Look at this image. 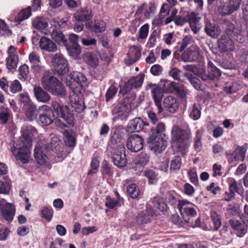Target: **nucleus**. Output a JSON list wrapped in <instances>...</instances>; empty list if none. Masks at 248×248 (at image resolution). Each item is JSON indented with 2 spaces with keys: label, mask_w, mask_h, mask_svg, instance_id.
I'll list each match as a JSON object with an SVG mask.
<instances>
[{
  "label": "nucleus",
  "mask_w": 248,
  "mask_h": 248,
  "mask_svg": "<svg viewBox=\"0 0 248 248\" xmlns=\"http://www.w3.org/2000/svg\"><path fill=\"white\" fill-rule=\"evenodd\" d=\"M36 129L31 125H24L21 130V136L18 142L11 148V152L17 159L23 163L28 162L30 156V148L32 145V137L36 134Z\"/></svg>",
  "instance_id": "nucleus-1"
},
{
  "label": "nucleus",
  "mask_w": 248,
  "mask_h": 248,
  "mask_svg": "<svg viewBox=\"0 0 248 248\" xmlns=\"http://www.w3.org/2000/svg\"><path fill=\"white\" fill-rule=\"evenodd\" d=\"M171 146L174 154H180L182 156L186 152L188 144L186 141L191 138L189 130H183L178 125H174L171 129Z\"/></svg>",
  "instance_id": "nucleus-2"
},
{
  "label": "nucleus",
  "mask_w": 248,
  "mask_h": 248,
  "mask_svg": "<svg viewBox=\"0 0 248 248\" xmlns=\"http://www.w3.org/2000/svg\"><path fill=\"white\" fill-rule=\"evenodd\" d=\"M165 130V124L158 123L152 128V134L148 138V143L150 149L156 153H160L166 147V141L162 138V133Z\"/></svg>",
  "instance_id": "nucleus-3"
},
{
  "label": "nucleus",
  "mask_w": 248,
  "mask_h": 248,
  "mask_svg": "<svg viewBox=\"0 0 248 248\" xmlns=\"http://www.w3.org/2000/svg\"><path fill=\"white\" fill-rule=\"evenodd\" d=\"M42 83L45 89L53 95L61 97L65 96L66 92L62 82L49 72H46L43 74Z\"/></svg>",
  "instance_id": "nucleus-4"
},
{
  "label": "nucleus",
  "mask_w": 248,
  "mask_h": 248,
  "mask_svg": "<svg viewBox=\"0 0 248 248\" xmlns=\"http://www.w3.org/2000/svg\"><path fill=\"white\" fill-rule=\"evenodd\" d=\"M85 80L86 78L82 74L74 72L66 77V84L72 92L78 94L80 93L82 83Z\"/></svg>",
  "instance_id": "nucleus-5"
},
{
  "label": "nucleus",
  "mask_w": 248,
  "mask_h": 248,
  "mask_svg": "<svg viewBox=\"0 0 248 248\" xmlns=\"http://www.w3.org/2000/svg\"><path fill=\"white\" fill-rule=\"evenodd\" d=\"M51 106L58 117L63 119L69 124H73L74 116L67 106L54 101L52 102Z\"/></svg>",
  "instance_id": "nucleus-6"
},
{
  "label": "nucleus",
  "mask_w": 248,
  "mask_h": 248,
  "mask_svg": "<svg viewBox=\"0 0 248 248\" xmlns=\"http://www.w3.org/2000/svg\"><path fill=\"white\" fill-rule=\"evenodd\" d=\"M241 2L242 0H228L217 7V12L221 16L231 15L240 9Z\"/></svg>",
  "instance_id": "nucleus-7"
},
{
  "label": "nucleus",
  "mask_w": 248,
  "mask_h": 248,
  "mask_svg": "<svg viewBox=\"0 0 248 248\" xmlns=\"http://www.w3.org/2000/svg\"><path fill=\"white\" fill-rule=\"evenodd\" d=\"M146 90H151L155 104L158 110V114H161L163 111L161 101L163 96L164 92L162 88L158 85L150 83L147 85Z\"/></svg>",
  "instance_id": "nucleus-8"
},
{
  "label": "nucleus",
  "mask_w": 248,
  "mask_h": 248,
  "mask_svg": "<svg viewBox=\"0 0 248 248\" xmlns=\"http://www.w3.org/2000/svg\"><path fill=\"white\" fill-rule=\"evenodd\" d=\"M112 160L118 168H123L126 164L125 148L123 144H119L113 147Z\"/></svg>",
  "instance_id": "nucleus-9"
},
{
  "label": "nucleus",
  "mask_w": 248,
  "mask_h": 248,
  "mask_svg": "<svg viewBox=\"0 0 248 248\" xmlns=\"http://www.w3.org/2000/svg\"><path fill=\"white\" fill-rule=\"evenodd\" d=\"M15 211L13 204L6 202L4 199L0 201V218L2 217L6 221L11 222L13 219Z\"/></svg>",
  "instance_id": "nucleus-10"
},
{
  "label": "nucleus",
  "mask_w": 248,
  "mask_h": 248,
  "mask_svg": "<svg viewBox=\"0 0 248 248\" xmlns=\"http://www.w3.org/2000/svg\"><path fill=\"white\" fill-rule=\"evenodd\" d=\"M52 63L60 75L65 74L69 71L67 61L60 53H56L53 56Z\"/></svg>",
  "instance_id": "nucleus-11"
},
{
  "label": "nucleus",
  "mask_w": 248,
  "mask_h": 248,
  "mask_svg": "<svg viewBox=\"0 0 248 248\" xmlns=\"http://www.w3.org/2000/svg\"><path fill=\"white\" fill-rule=\"evenodd\" d=\"M40 111L39 116V123L42 126H47L51 124L54 119V115L51 108L46 105H43L39 108Z\"/></svg>",
  "instance_id": "nucleus-12"
},
{
  "label": "nucleus",
  "mask_w": 248,
  "mask_h": 248,
  "mask_svg": "<svg viewBox=\"0 0 248 248\" xmlns=\"http://www.w3.org/2000/svg\"><path fill=\"white\" fill-rule=\"evenodd\" d=\"M126 146L127 149L131 152H139L143 148V140L138 135H131L129 136L127 139Z\"/></svg>",
  "instance_id": "nucleus-13"
},
{
  "label": "nucleus",
  "mask_w": 248,
  "mask_h": 248,
  "mask_svg": "<svg viewBox=\"0 0 248 248\" xmlns=\"http://www.w3.org/2000/svg\"><path fill=\"white\" fill-rule=\"evenodd\" d=\"M224 24L225 26V31L227 35L241 42L243 40V37L241 34V31L236 28L235 25L228 20H225Z\"/></svg>",
  "instance_id": "nucleus-14"
},
{
  "label": "nucleus",
  "mask_w": 248,
  "mask_h": 248,
  "mask_svg": "<svg viewBox=\"0 0 248 248\" xmlns=\"http://www.w3.org/2000/svg\"><path fill=\"white\" fill-rule=\"evenodd\" d=\"M244 221L240 222L234 218L231 219L229 221V224L232 229L236 232V235L238 237H243L248 232V225Z\"/></svg>",
  "instance_id": "nucleus-15"
},
{
  "label": "nucleus",
  "mask_w": 248,
  "mask_h": 248,
  "mask_svg": "<svg viewBox=\"0 0 248 248\" xmlns=\"http://www.w3.org/2000/svg\"><path fill=\"white\" fill-rule=\"evenodd\" d=\"M149 123L144 122L140 118H136L129 123L126 130L129 133L139 132L143 128V126L149 125Z\"/></svg>",
  "instance_id": "nucleus-16"
},
{
  "label": "nucleus",
  "mask_w": 248,
  "mask_h": 248,
  "mask_svg": "<svg viewBox=\"0 0 248 248\" xmlns=\"http://www.w3.org/2000/svg\"><path fill=\"white\" fill-rule=\"evenodd\" d=\"M45 148L44 147V143L39 141L37 143L34 150V155L37 162L41 165L46 163V156L44 153Z\"/></svg>",
  "instance_id": "nucleus-17"
},
{
  "label": "nucleus",
  "mask_w": 248,
  "mask_h": 248,
  "mask_svg": "<svg viewBox=\"0 0 248 248\" xmlns=\"http://www.w3.org/2000/svg\"><path fill=\"white\" fill-rule=\"evenodd\" d=\"M204 30L206 34L212 38H217L221 32V30L217 24L208 21L205 23Z\"/></svg>",
  "instance_id": "nucleus-18"
},
{
  "label": "nucleus",
  "mask_w": 248,
  "mask_h": 248,
  "mask_svg": "<svg viewBox=\"0 0 248 248\" xmlns=\"http://www.w3.org/2000/svg\"><path fill=\"white\" fill-rule=\"evenodd\" d=\"M226 35H222L218 41V47L222 52L232 51L234 49V45L232 41Z\"/></svg>",
  "instance_id": "nucleus-19"
},
{
  "label": "nucleus",
  "mask_w": 248,
  "mask_h": 248,
  "mask_svg": "<svg viewBox=\"0 0 248 248\" xmlns=\"http://www.w3.org/2000/svg\"><path fill=\"white\" fill-rule=\"evenodd\" d=\"M163 104L165 108L170 113L176 112L179 107V102L174 97L171 95L165 97Z\"/></svg>",
  "instance_id": "nucleus-20"
},
{
  "label": "nucleus",
  "mask_w": 248,
  "mask_h": 248,
  "mask_svg": "<svg viewBox=\"0 0 248 248\" xmlns=\"http://www.w3.org/2000/svg\"><path fill=\"white\" fill-rule=\"evenodd\" d=\"M39 46L41 49L49 52H55L57 51L58 48L56 44L46 37H42L41 38Z\"/></svg>",
  "instance_id": "nucleus-21"
},
{
  "label": "nucleus",
  "mask_w": 248,
  "mask_h": 248,
  "mask_svg": "<svg viewBox=\"0 0 248 248\" xmlns=\"http://www.w3.org/2000/svg\"><path fill=\"white\" fill-rule=\"evenodd\" d=\"M23 110L27 118L30 121L36 119L38 115V110L37 107L33 103L24 105Z\"/></svg>",
  "instance_id": "nucleus-22"
},
{
  "label": "nucleus",
  "mask_w": 248,
  "mask_h": 248,
  "mask_svg": "<svg viewBox=\"0 0 248 248\" xmlns=\"http://www.w3.org/2000/svg\"><path fill=\"white\" fill-rule=\"evenodd\" d=\"M128 60L126 63L128 64H132L136 62L141 56V50L136 46H133L129 48L127 54Z\"/></svg>",
  "instance_id": "nucleus-23"
},
{
  "label": "nucleus",
  "mask_w": 248,
  "mask_h": 248,
  "mask_svg": "<svg viewBox=\"0 0 248 248\" xmlns=\"http://www.w3.org/2000/svg\"><path fill=\"white\" fill-rule=\"evenodd\" d=\"M51 37L52 40H54L60 46H64L68 43L65 35L59 29H54L51 33Z\"/></svg>",
  "instance_id": "nucleus-24"
},
{
  "label": "nucleus",
  "mask_w": 248,
  "mask_h": 248,
  "mask_svg": "<svg viewBox=\"0 0 248 248\" xmlns=\"http://www.w3.org/2000/svg\"><path fill=\"white\" fill-rule=\"evenodd\" d=\"M34 93L39 102L46 103L50 100V95L40 87H34Z\"/></svg>",
  "instance_id": "nucleus-25"
},
{
  "label": "nucleus",
  "mask_w": 248,
  "mask_h": 248,
  "mask_svg": "<svg viewBox=\"0 0 248 248\" xmlns=\"http://www.w3.org/2000/svg\"><path fill=\"white\" fill-rule=\"evenodd\" d=\"M154 215L153 210L150 209L145 212L139 214L136 217V221L138 224L147 223L151 221V217Z\"/></svg>",
  "instance_id": "nucleus-26"
},
{
  "label": "nucleus",
  "mask_w": 248,
  "mask_h": 248,
  "mask_svg": "<svg viewBox=\"0 0 248 248\" xmlns=\"http://www.w3.org/2000/svg\"><path fill=\"white\" fill-rule=\"evenodd\" d=\"M92 16V11L88 8L82 9L75 15V19L78 22L89 21Z\"/></svg>",
  "instance_id": "nucleus-27"
},
{
  "label": "nucleus",
  "mask_w": 248,
  "mask_h": 248,
  "mask_svg": "<svg viewBox=\"0 0 248 248\" xmlns=\"http://www.w3.org/2000/svg\"><path fill=\"white\" fill-rule=\"evenodd\" d=\"M199 50L188 48L182 55V58L184 62H193L196 61L199 57Z\"/></svg>",
  "instance_id": "nucleus-28"
},
{
  "label": "nucleus",
  "mask_w": 248,
  "mask_h": 248,
  "mask_svg": "<svg viewBox=\"0 0 248 248\" xmlns=\"http://www.w3.org/2000/svg\"><path fill=\"white\" fill-rule=\"evenodd\" d=\"M84 61L92 67H96L99 63L98 55L92 52H86L83 56Z\"/></svg>",
  "instance_id": "nucleus-29"
},
{
  "label": "nucleus",
  "mask_w": 248,
  "mask_h": 248,
  "mask_svg": "<svg viewBox=\"0 0 248 248\" xmlns=\"http://www.w3.org/2000/svg\"><path fill=\"white\" fill-rule=\"evenodd\" d=\"M247 149V144H245L242 146H238L236 148L234 153L231 154V156L236 160L243 161L245 158Z\"/></svg>",
  "instance_id": "nucleus-30"
},
{
  "label": "nucleus",
  "mask_w": 248,
  "mask_h": 248,
  "mask_svg": "<svg viewBox=\"0 0 248 248\" xmlns=\"http://www.w3.org/2000/svg\"><path fill=\"white\" fill-rule=\"evenodd\" d=\"M69 55L73 58H77L80 54L81 49L78 43H74L73 44H68L64 46Z\"/></svg>",
  "instance_id": "nucleus-31"
},
{
  "label": "nucleus",
  "mask_w": 248,
  "mask_h": 248,
  "mask_svg": "<svg viewBox=\"0 0 248 248\" xmlns=\"http://www.w3.org/2000/svg\"><path fill=\"white\" fill-rule=\"evenodd\" d=\"M31 15V7L29 6L19 13L17 16L15 18V21L20 24L22 21L28 19Z\"/></svg>",
  "instance_id": "nucleus-32"
},
{
  "label": "nucleus",
  "mask_w": 248,
  "mask_h": 248,
  "mask_svg": "<svg viewBox=\"0 0 248 248\" xmlns=\"http://www.w3.org/2000/svg\"><path fill=\"white\" fill-rule=\"evenodd\" d=\"M208 69L211 76V77L209 76L208 78L212 77L213 80H217L221 75L220 70L215 66L211 61L208 63Z\"/></svg>",
  "instance_id": "nucleus-33"
},
{
  "label": "nucleus",
  "mask_w": 248,
  "mask_h": 248,
  "mask_svg": "<svg viewBox=\"0 0 248 248\" xmlns=\"http://www.w3.org/2000/svg\"><path fill=\"white\" fill-rule=\"evenodd\" d=\"M196 212L193 208H189L188 210L186 211V213L181 214V216L186 224L187 223H193V218L196 216Z\"/></svg>",
  "instance_id": "nucleus-34"
},
{
  "label": "nucleus",
  "mask_w": 248,
  "mask_h": 248,
  "mask_svg": "<svg viewBox=\"0 0 248 248\" xmlns=\"http://www.w3.org/2000/svg\"><path fill=\"white\" fill-rule=\"evenodd\" d=\"M184 76L186 77L191 85L197 90L201 89V84L200 80L196 77L193 76L189 73H185Z\"/></svg>",
  "instance_id": "nucleus-35"
},
{
  "label": "nucleus",
  "mask_w": 248,
  "mask_h": 248,
  "mask_svg": "<svg viewBox=\"0 0 248 248\" xmlns=\"http://www.w3.org/2000/svg\"><path fill=\"white\" fill-rule=\"evenodd\" d=\"M128 112V106L125 104H121L118 105L115 107L112 110L113 114L118 116L124 115Z\"/></svg>",
  "instance_id": "nucleus-36"
},
{
  "label": "nucleus",
  "mask_w": 248,
  "mask_h": 248,
  "mask_svg": "<svg viewBox=\"0 0 248 248\" xmlns=\"http://www.w3.org/2000/svg\"><path fill=\"white\" fill-rule=\"evenodd\" d=\"M6 66L9 70L15 69L18 62L17 55H10L6 59Z\"/></svg>",
  "instance_id": "nucleus-37"
},
{
  "label": "nucleus",
  "mask_w": 248,
  "mask_h": 248,
  "mask_svg": "<svg viewBox=\"0 0 248 248\" xmlns=\"http://www.w3.org/2000/svg\"><path fill=\"white\" fill-rule=\"evenodd\" d=\"M128 194L133 199H136L140 193L139 188L135 184H132L127 187Z\"/></svg>",
  "instance_id": "nucleus-38"
},
{
  "label": "nucleus",
  "mask_w": 248,
  "mask_h": 248,
  "mask_svg": "<svg viewBox=\"0 0 248 248\" xmlns=\"http://www.w3.org/2000/svg\"><path fill=\"white\" fill-rule=\"evenodd\" d=\"M144 79V75L143 74H140L136 77H133L129 80V83H131V85L133 88H137L140 87Z\"/></svg>",
  "instance_id": "nucleus-39"
},
{
  "label": "nucleus",
  "mask_w": 248,
  "mask_h": 248,
  "mask_svg": "<svg viewBox=\"0 0 248 248\" xmlns=\"http://www.w3.org/2000/svg\"><path fill=\"white\" fill-rule=\"evenodd\" d=\"M196 75L203 81L213 80L212 77L211 78L210 77L208 78L209 76L211 77V76L208 68L206 70L203 68L199 69L196 72Z\"/></svg>",
  "instance_id": "nucleus-40"
},
{
  "label": "nucleus",
  "mask_w": 248,
  "mask_h": 248,
  "mask_svg": "<svg viewBox=\"0 0 248 248\" xmlns=\"http://www.w3.org/2000/svg\"><path fill=\"white\" fill-rule=\"evenodd\" d=\"M64 141L67 146L73 147L75 144V138L73 136L71 132L65 130L64 132Z\"/></svg>",
  "instance_id": "nucleus-41"
},
{
  "label": "nucleus",
  "mask_w": 248,
  "mask_h": 248,
  "mask_svg": "<svg viewBox=\"0 0 248 248\" xmlns=\"http://www.w3.org/2000/svg\"><path fill=\"white\" fill-rule=\"evenodd\" d=\"M32 25L37 29L43 30L45 29L48 25L44 19L37 17L33 20Z\"/></svg>",
  "instance_id": "nucleus-42"
},
{
  "label": "nucleus",
  "mask_w": 248,
  "mask_h": 248,
  "mask_svg": "<svg viewBox=\"0 0 248 248\" xmlns=\"http://www.w3.org/2000/svg\"><path fill=\"white\" fill-rule=\"evenodd\" d=\"M175 158L171 160L170 164V170H179L181 165V159L180 154H176Z\"/></svg>",
  "instance_id": "nucleus-43"
},
{
  "label": "nucleus",
  "mask_w": 248,
  "mask_h": 248,
  "mask_svg": "<svg viewBox=\"0 0 248 248\" xmlns=\"http://www.w3.org/2000/svg\"><path fill=\"white\" fill-rule=\"evenodd\" d=\"M60 140L57 137H53L51 139V141L47 143L46 144L44 143V147L47 151L53 150L59 145Z\"/></svg>",
  "instance_id": "nucleus-44"
},
{
  "label": "nucleus",
  "mask_w": 248,
  "mask_h": 248,
  "mask_svg": "<svg viewBox=\"0 0 248 248\" xmlns=\"http://www.w3.org/2000/svg\"><path fill=\"white\" fill-rule=\"evenodd\" d=\"M161 85L163 86V88H162L164 93H168V92H172L174 87L175 83L172 81H169V80H162L161 81Z\"/></svg>",
  "instance_id": "nucleus-45"
},
{
  "label": "nucleus",
  "mask_w": 248,
  "mask_h": 248,
  "mask_svg": "<svg viewBox=\"0 0 248 248\" xmlns=\"http://www.w3.org/2000/svg\"><path fill=\"white\" fill-rule=\"evenodd\" d=\"M147 114L149 121L153 124L157 125L158 123H160L158 122V117L160 114H158V112L156 114L153 110H150L147 111Z\"/></svg>",
  "instance_id": "nucleus-46"
},
{
  "label": "nucleus",
  "mask_w": 248,
  "mask_h": 248,
  "mask_svg": "<svg viewBox=\"0 0 248 248\" xmlns=\"http://www.w3.org/2000/svg\"><path fill=\"white\" fill-rule=\"evenodd\" d=\"M11 34V31L8 28L5 22L0 20V36H10Z\"/></svg>",
  "instance_id": "nucleus-47"
},
{
  "label": "nucleus",
  "mask_w": 248,
  "mask_h": 248,
  "mask_svg": "<svg viewBox=\"0 0 248 248\" xmlns=\"http://www.w3.org/2000/svg\"><path fill=\"white\" fill-rule=\"evenodd\" d=\"M19 79L25 81L29 74V68L27 65L24 64L21 66L19 69Z\"/></svg>",
  "instance_id": "nucleus-48"
},
{
  "label": "nucleus",
  "mask_w": 248,
  "mask_h": 248,
  "mask_svg": "<svg viewBox=\"0 0 248 248\" xmlns=\"http://www.w3.org/2000/svg\"><path fill=\"white\" fill-rule=\"evenodd\" d=\"M149 160V156L148 155L141 153L138 155L136 159V164L141 166H145L148 163Z\"/></svg>",
  "instance_id": "nucleus-49"
},
{
  "label": "nucleus",
  "mask_w": 248,
  "mask_h": 248,
  "mask_svg": "<svg viewBox=\"0 0 248 248\" xmlns=\"http://www.w3.org/2000/svg\"><path fill=\"white\" fill-rule=\"evenodd\" d=\"M211 217L214 225V229L217 231L218 229L221 224L220 217L215 211L211 212Z\"/></svg>",
  "instance_id": "nucleus-50"
},
{
  "label": "nucleus",
  "mask_w": 248,
  "mask_h": 248,
  "mask_svg": "<svg viewBox=\"0 0 248 248\" xmlns=\"http://www.w3.org/2000/svg\"><path fill=\"white\" fill-rule=\"evenodd\" d=\"M201 116V111L198 108V105L194 104L189 112V116L194 120L199 119Z\"/></svg>",
  "instance_id": "nucleus-51"
},
{
  "label": "nucleus",
  "mask_w": 248,
  "mask_h": 248,
  "mask_svg": "<svg viewBox=\"0 0 248 248\" xmlns=\"http://www.w3.org/2000/svg\"><path fill=\"white\" fill-rule=\"evenodd\" d=\"M117 88L114 85H111L107 91L106 93V100L109 101L112 99L117 93Z\"/></svg>",
  "instance_id": "nucleus-52"
},
{
  "label": "nucleus",
  "mask_w": 248,
  "mask_h": 248,
  "mask_svg": "<svg viewBox=\"0 0 248 248\" xmlns=\"http://www.w3.org/2000/svg\"><path fill=\"white\" fill-rule=\"evenodd\" d=\"M190 204V202L186 200L179 201L177 208L180 213V214L186 213V211L189 208L187 205Z\"/></svg>",
  "instance_id": "nucleus-53"
},
{
  "label": "nucleus",
  "mask_w": 248,
  "mask_h": 248,
  "mask_svg": "<svg viewBox=\"0 0 248 248\" xmlns=\"http://www.w3.org/2000/svg\"><path fill=\"white\" fill-rule=\"evenodd\" d=\"M53 215V211L51 208L44 207L41 210L42 217L49 221L51 220Z\"/></svg>",
  "instance_id": "nucleus-54"
},
{
  "label": "nucleus",
  "mask_w": 248,
  "mask_h": 248,
  "mask_svg": "<svg viewBox=\"0 0 248 248\" xmlns=\"http://www.w3.org/2000/svg\"><path fill=\"white\" fill-rule=\"evenodd\" d=\"M71 103L72 108L75 111L78 113H80L83 111L85 108V106L82 102H80L79 101L75 100L74 102L72 101Z\"/></svg>",
  "instance_id": "nucleus-55"
},
{
  "label": "nucleus",
  "mask_w": 248,
  "mask_h": 248,
  "mask_svg": "<svg viewBox=\"0 0 248 248\" xmlns=\"http://www.w3.org/2000/svg\"><path fill=\"white\" fill-rule=\"evenodd\" d=\"M145 176L148 178L150 184H154L157 181L156 173L152 170H146L144 172Z\"/></svg>",
  "instance_id": "nucleus-56"
},
{
  "label": "nucleus",
  "mask_w": 248,
  "mask_h": 248,
  "mask_svg": "<svg viewBox=\"0 0 248 248\" xmlns=\"http://www.w3.org/2000/svg\"><path fill=\"white\" fill-rule=\"evenodd\" d=\"M92 29L96 33L103 32L106 29L104 22L103 21L95 22Z\"/></svg>",
  "instance_id": "nucleus-57"
},
{
  "label": "nucleus",
  "mask_w": 248,
  "mask_h": 248,
  "mask_svg": "<svg viewBox=\"0 0 248 248\" xmlns=\"http://www.w3.org/2000/svg\"><path fill=\"white\" fill-rule=\"evenodd\" d=\"M182 71L177 68H173L169 71V75L172 77L174 79L176 80H180V76Z\"/></svg>",
  "instance_id": "nucleus-58"
},
{
  "label": "nucleus",
  "mask_w": 248,
  "mask_h": 248,
  "mask_svg": "<svg viewBox=\"0 0 248 248\" xmlns=\"http://www.w3.org/2000/svg\"><path fill=\"white\" fill-rule=\"evenodd\" d=\"M22 86L19 82L17 80H15L12 82L10 85V91L13 93L21 91Z\"/></svg>",
  "instance_id": "nucleus-59"
},
{
  "label": "nucleus",
  "mask_w": 248,
  "mask_h": 248,
  "mask_svg": "<svg viewBox=\"0 0 248 248\" xmlns=\"http://www.w3.org/2000/svg\"><path fill=\"white\" fill-rule=\"evenodd\" d=\"M239 60L244 63H248V50L241 49L238 53Z\"/></svg>",
  "instance_id": "nucleus-60"
},
{
  "label": "nucleus",
  "mask_w": 248,
  "mask_h": 248,
  "mask_svg": "<svg viewBox=\"0 0 248 248\" xmlns=\"http://www.w3.org/2000/svg\"><path fill=\"white\" fill-rule=\"evenodd\" d=\"M99 164V161L96 158H93L92 160L91 163L92 170L88 172V174L93 175V174L96 173L98 170Z\"/></svg>",
  "instance_id": "nucleus-61"
},
{
  "label": "nucleus",
  "mask_w": 248,
  "mask_h": 248,
  "mask_svg": "<svg viewBox=\"0 0 248 248\" xmlns=\"http://www.w3.org/2000/svg\"><path fill=\"white\" fill-rule=\"evenodd\" d=\"M118 203V202L115 199H112L109 196H108L106 199V206L111 209L114 208Z\"/></svg>",
  "instance_id": "nucleus-62"
},
{
  "label": "nucleus",
  "mask_w": 248,
  "mask_h": 248,
  "mask_svg": "<svg viewBox=\"0 0 248 248\" xmlns=\"http://www.w3.org/2000/svg\"><path fill=\"white\" fill-rule=\"evenodd\" d=\"M10 189V186L8 182L0 181V194H8Z\"/></svg>",
  "instance_id": "nucleus-63"
},
{
  "label": "nucleus",
  "mask_w": 248,
  "mask_h": 248,
  "mask_svg": "<svg viewBox=\"0 0 248 248\" xmlns=\"http://www.w3.org/2000/svg\"><path fill=\"white\" fill-rule=\"evenodd\" d=\"M123 137L121 135H119L116 132H114L111 138L110 141L111 143L113 144H121L120 143L121 141L122 140Z\"/></svg>",
  "instance_id": "nucleus-64"
}]
</instances>
